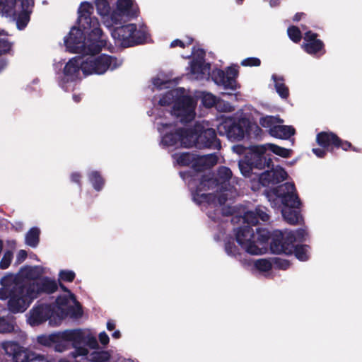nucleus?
<instances>
[{"instance_id": "f257e3e1", "label": "nucleus", "mask_w": 362, "mask_h": 362, "mask_svg": "<svg viewBox=\"0 0 362 362\" xmlns=\"http://www.w3.org/2000/svg\"><path fill=\"white\" fill-rule=\"evenodd\" d=\"M46 272L41 266H25L17 274H7L0 279V300H8L10 313H23L40 293H52L57 289L55 280L40 278Z\"/></svg>"}, {"instance_id": "f03ea898", "label": "nucleus", "mask_w": 362, "mask_h": 362, "mask_svg": "<svg viewBox=\"0 0 362 362\" xmlns=\"http://www.w3.org/2000/svg\"><path fill=\"white\" fill-rule=\"evenodd\" d=\"M196 180L199 184L196 190L192 192L193 200L199 205L207 204L216 211H221L223 215L228 216L233 209L228 205L224 206L228 200H231L238 195L235 184H238L235 178L232 177L230 170L226 167L218 169L217 177L213 179L209 175H200L197 174L195 178L189 181L191 189L193 188Z\"/></svg>"}, {"instance_id": "7ed1b4c3", "label": "nucleus", "mask_w": 362, "mask_h": 362, "mask_svg": "<svg viewBox=\"0 0 362 362\" xmlns=\"http://www.w3.org/2000/svg\"><path fill=\"white\" fill-rule=\"evenodd\" d=\"M99 37H90L82 40V33L79 30L71 28L69 35L64 37V45L71 52L83 53L82 72L84 75H102L108 70L112 71L122 64V60L115 57L100 54L105 44L98 47Z\"/></svg>"}, {"instance_id": "20e7f679", "label": "nucleus", "mask_w": 362, "mask_h": 362, "mask_svg": "<svg viewBox=\"0 0 362 362\" xmlns=\"http://www.w3.org/2000/svg\"><path fill=\"white\" fill-rule=\"evenodd\" d=\"M158 130L162 135L161 145L169 149L182 146L217 149L221 147L215 130L205 122L197 123L194 129H182L173 123L161 122L158 124Z\"/></svg>"}, {"instance_id": "39448f33", "label": "nucleus", "mask_w": 362, "mask_h": 362, "mask_svg": "<svg viewBox=\"0 0 362 362\" xmlns=\"http://www.w3.org/2000/svg\"><path fill=\"white\" fill-rule=\"evenodd\" d=\"M71 343L73 351L70 356L78 362V358L88 359L90 362H109L110 354L107 351H94L90 354L89 349H98L99 344L96 337L89 330L81 329H66L56 332L54 349L57 352H64L69 349ZM122 362H133L131 359H124Z\"/></svg>"}, {"instance_id": "423d86ee", "label": "nucleus", "mask_w": 362, "mask_h": 362, "mask_svg": "<svg viewBox=\"0 0 362 362\" xmlns=\"http://www.w3.org/2000/svg\"><path fill=\"white\" fill-rule=\"evenodd\" d=\"M61 287L65 293L56 299L52 307L38 304L30 310L28 317L29 325L37 326L49 320L51 325H58L67 316L75 318L81 316V308L74 295L64 286L61 285Z\"/></svg>"}, {"instance_id": "0eeeda50", "label": "nucleus", "mask_w": 362, "mask_h": 362, "mask_svg": "<svg viewBox=\"0 0 362 362\" xmlns=\"http://www.w3.org/2000/svg\"><path fill=\"white\" fill-rule=\"evenodd\" d=\"M204 52L197 49L193 52V58L189 65V77L193 80L208 79L211 76L210 64L204 62ZM238 69L235 67H228L226 71L216 69L212 71L211 78L218 86L225 89L235 90L238 87L236 77Z\"/></svg>"}, {"instance_id": "6e6552de", "label": "nucleus", "mask_w": 362, "mask_h": 362, "mask_svg": "<svg viewBox=\"0 0 362 362\" xmlns=\"http://www.w3.org/2000/svg\"><path fill=\"white\" fill-rule=\"evenodd\" d=\"M161 106L173 104L171 115H174L181 122L187 123L195 117L197 101L188 95L185 89L177 88L168 91L158 100Z\"/></svg>"}, {"instance_id": "1a4fd4ad", "label": "nucleus", "mask_w": 362, "mask_h": 362, "mask_svg": "<svg viewBox=\"0 0 362 362\" xmlns=\"http://www.w3.org/2000/svg\"><path fill=\"white\" fill-rule=\"evenodd\" d=\"M235 237L240 246L248 254L260 255L267 252V242L269 233L264 228H256V233L249 226H244L237 229Z\"/></svg>"}, {"instance_id": "9d476101", "label": "nucleus", "mask_w": 362, "mask_h": 362, "mask_svg": "<svg viewBox=\"0 0 362 362\" xmlns=\"http://www.w3.org/2000/svg\"><path fill=\"white\" fill-rule=\"evenodd\" d=\"M274 194L283 205L281 214L284 218L290 224H297L302 217L296 210L300 206L293 183L287 182L279 185L274 190Z\"/></svg>"}, {"instance_id": "9b49d317", "label": "nucleus", "mask_w": 362, "mask_h": 362, "mask_svg": "<svg viewBox=\"0 0 362 362\" xmlns=\"http://www.w3.org/2000/svg\"><path fill=\"white\" fill-rule=\"evenodd\" d=\"M94 11L93 6L84 1L80 4L78 9V28L74 27L79 30L82 33V40L90 37H99L98 47L105 44V36L100 28V23L97 18L92 16Z\"/></svg>"}, {"instance_id": "f8f14e48", "label": "nucleus", "mask_w": 362, "mask_h": 362, "mask_svg": "<svg viewBox=\"0 0 362 362\" xmlns=\"http://www.w3.org/2000/svg\"><path fill=\"white\" fill-rule=\"evenodd\" d=\"M111 35L115 43L124 47L143 43L147 39L146 27L134 23L116 27L111 31Z\"/></svg>"}, {"instance_id": "ddd939ff", "label": "nucleus", "mask_w": 362, "mask_h": 362, "mask_svg": "<svg viewBox=\"0 0 362 362\" xmlns=\"http://www.w3.org/2000/svg\"><path fill=\"white\" fill-rule=\"evenodd\" d=\"M307 233L305 229L291 230H274L272 235L270 249L273 253L289 255L293 252L294 242L303 241Z\"/></svg>"}, {"instance_id": "4468645a", "label": "nucleus", "mask_w": 362, "mask_h": 362, "mask_svg": "<svg viewBox=\"0 0 362 362\" xmlns=\"http://www.w3.org/2000/svg\"><path fill=\"white\" fill-rule=\"evenodd\" d=\"M33 4V0H21V5L16 4V0H0V14L16 21L18 28L22 30L29 21Z\"/></svg>"}, {"instance_id": "2eb2a0df", "label": "nucleus", "mask_w": 362, "mask_h": 362, "mask_svg": "<svg viewBox=\"0 0 362 362\" xmlns=\"http://www.w3.org/2000/svg\"><path fill=\"white\" fill-rule=\"evenodd\" d=\"M248 127L247 119L241 118L235 122L232 117H226L217 128L219 134L226 135L232 141H240L247 134Z\"/></svg>"}, {"instance_id": "dca6fc26", "label": "nucleus", "mask_w": 362, "mask_h": 362, "mask_svg": "<svg viewBox=\"0 0 362 362\" xmlns=\"http://www.w3.org/2000/svg\"><path fill=\"white\" fill-rule=\"evenodd\" d=\"M1 347L6 355L12 358L13 362H38L39 360L44 358L42 356L29 351L12 341L2 342Z\"/></svg>"}, {"instance_id": "f3484780", "label": "nucleus", "mask_w": 362, "mask_h": 362, "mask_svg": "<svg viewBox=\"0 0 362 362\" xmlns=\"http://www.w3.org/2000/svg\"><path fill=\"white\" fill-rule=\"evenodd\" d=\"M82 71V57H75L71 59L66 64L63 75L60 80V86L69 90L73 88L72 83L81 78Z\"/></svg>"}, {"instance_id": "a211bd4d", "label": "nucleus", "mask_w": 362, "mask_h": 362, "mask_svg": "<svg viewBox=\"0 0 362 362\" xmlns=\"http://www.w3.org/2000/svg\"><path fill=\"white\" fill-rule=\"evenodd\" d=\"M139 14V7L134 0H117L113 8V18L115 25L125 20L136 18Z\"/></svg>"}, {"instance_id": "6ab92c4d", "label": "nucleus", "mask_w": 362, "mask_h": 362, "mask_svg": "<svg viewBox=\"0 0 362 362\" xmlns=\"http://www.w3.org/2000/svg\"><path fill=\"white\" fill-rule=\"evenodd\" d=\"M287 173L280 166H276L272 170H267L257 176V180L255 177L252 179V189L257 190L260 185L269 186L271 184H276L286 179Z\"/></svg>"}, {"instance_id": "aec40b11", "label": "nucleus", "mask_w": 362, "mask_h": 362, "mask_svg": "<svg viewBox=\"0 0 362 362\" xmlns=\"http://www.w3.org/2000/svg\"><path fill=\"white\" fill-rule=\"evenodd\" d=\"M251 151V165L254 168L264 169L266 167H269L272 163L271 158L266 154V146L256 145L250 148Z\"/></svg>"}, {"instance_id": "412c9836", "label": "nucleus", "mask_w": 362, "mask_h": 362, "mask_svg": "<svg viewBox=\"0 0 362 362\" xmlns=\"http://www.w3.org/2000/svg\"><path fill=\"white\" fill-rule=\"evenodd\" d=\"M96 9L101 17L103 24L108 28L115 25V19L113 16V9L111 8L107 0H96Z\"/></svg>"}, {"instance_id": "4be33fe9", "label": "nucleus", "mask_w": 362, "mask_h": 362, "mask_svg": "<svg viewBox=\"0 0 362 362\" xmlns=\"http://www.w3.org/2000/svg\"><path fill=\"white\" fill-rule=\"evenodd\" d=\"M269 216L266 211V208L259 206L252 211H247L245 213L243 219L245 223L251 226H255L260 221L266 222Z\"/></svg>"}, {"instance_id": "5701e85b", "label": "nucleus", "mask_w": 362, "mask_h": 362, "mask_svg": "<svg viewBox=\"0 0 362 362\" xmlns=\"http://www.w3.org/2000/svg\"><path fill=\"white\" fill-rule=\"evenodd\" d=\"M303 46L308 54H315L322 50L323 44L322 41L316 39L315 33L309 31L305 34Z\"/></svg>"}, {"instance_id": "b1692460", "label": "nucleus", "mask_w": 362, "mask_h": 362, "mask_svg": "<svg viewBox=\"0 0 362 362\" xmlns=\"http://www.w3.org/2000/svg\"><path fill=\"white\" fill-rule=\"evenodd\" d=\"M339 139L332 133L321 132L317 136V144L327 151L332 150V147L339 146Z\"/></svg>"}, {"instance_id": "393cba45", "label": "nucleus", "mask_w": 362, "mask_h": 362, "mask_svg": "<svg viewBox=\"0 0 362 362\" xmlns=\"http://www.w3.org/2000/svg\"><path fill=\"white\" fill-rule=\"evenodd\" d=\"M217 160L218 158L214 154L197 156L196 163L194 164V169L199 171L204 168H210L216 164Z\"/></svg>"}, {"instance_id": "a878e982", "label": "nucleus", "mask_w": 362, "mask_h": 362, "mask_svg": "<svg viewBox=\"0 0 362 362\" xmlns=\"http://www.w3.org/2000/svg\"><path fill=\"white\" fill-rule=\"evenodd\" d=\"M243 264L245 266L250 267L254 266V267L257 269L259 272L265 273L270 271V269L273 267V260L267 259H259L257 260H242Z\"/></svg>"}, {"instance_id": "bb28decb", "label": "nucleus", "mask_w": 362, "mask_h": 362, "mask_svg": "<svg viewBox=\"0 0 362 362\" xmlns=\"http://www.w3.org/2000/svg\"><path fill=\"white\" fill-rule=\"evenodd\" d=\"M295 130L291 126L280 125L277 124L275 127L271 129L270 135L273 137L287 139L294 134Z\"/></svg>"}, {"instance_id": "cd10ccee", "label": "nucleus", "mask_w": 362, "mask_h": 362, "mask_svg": "<svg viewBox=\"0 0 362 362\" xmlns=\"http://www.w3.org/2000/svg\"><path fill=\"white\" fill-rule=\"evenodd\" d=\"M172 157L174 163L181 166H187L192 164L193 168L197 159L196 156L188 152L177 153L173 154Z\"/></svg>"}, {"instance_id": "c85d7f7f", "label": "nucleus", "mask_w": 362, "mask_h": 362, "mask_svg": "<svg viewBox=\"0 0 362 362\" xmlns=\"http://www.w3.org/2000/svg\"><path fill=\"white\" fill-rule=\"evenodd\" d=\"M272 78L274 81V88L278 95L281 98H287L289 95V90L284 83V79L283 78V77L277 76L276 74H274L272 75Z\"/></svg>"}, {"instance_id": "c756f323", "label": "nucleus", "mask_w": 362, "mask_h": 362, "mask_svg": "<svg viewBox=\"0 0 362 362\" xmlns=\"http://www.w3.org/2000/svg\"><path fill=\"white\" fill-rule=\"evenodd\" d=\"M40 230L37 228H31L25 235V243L32 247H35L39 243Z\"/></svg>"}, {"instance_id": "7c9ffc66", "label": "nucleus", "mask_w": 362, "mask_h": 362, "mask_svg": "<svg viewBox=\"0 0 362 362\" xmlns=\"http://www.w3.org/2000/svg\"><path fill=\"white\" fill-rule=\"evenodd\" d=\"M264 146H266V151L270 150L274 153H275L277 156H279L283 158H288L291 156V150L285 148L281 146H279L277 145L273 144H263Z\"/></svg>"}, {"instance_id": "2f4dec72", "label": "nucleus", "mask_w": 362, "mask_h": 362, "mask_svg": "<svg viewBox=\"0 0 362 362\" xmlns=\"http://www.w3.org/2000/svg\"><path fill=\"white\" fill-rule=\"evenodd\" d=\"M282 121L275 117L265 116L262 117L259 119V124L264 128L269 129V133L270 134L271 129L276 126L277 124L281 123Z\"/></svg>"}, {"instance_id": "473e14b6", "label": "nucleus", "mask_w": 362, "mask_h": 362, "mask_svg": "<svg viewBox=\"0 0 362 362\" xmlns=\"http://www.w3.org/2000/svg\"><path fill=\"white\" fill-rule=\"evenodd\" d=\"M172 81L167 78L166 76L163 74H158L153 78V86L157 89H162L163 88H170Z\"/></svg>"}, {"instance_id": "72a5a7b5", "label": "nucleus", "mask_w": 362, "mask_h": 362, "mask_svg": "<svg viewBox=\"0 0 362 362\" xmlns=\"http://www.w3.org/2000/svg\"><path fill=\"white\" fill-rule=\"evenodd\" d=\"M201 98L202 103L206 107H211L216 106L218 98L210 93L203 92L199 96Z\"/></svg>"}, {"instance_id": "f704fd0d", "label": "nucleus", "mask_w": 362, "mask_h": 362, "mask_svg": "<svg viewBox=\"0 0 362 362\" xmlns=\"http://www.w3.org/2000/svg\"><path fill=\"white\" fill-rule=\"evenodd\" d=\"M295 256L300 261H306L308 259V247L307 245L297 246L293 249Z\"/></svg>"}, {"instance_id": "c9c22d12", "label": "nucleus", "mask_w": 362, "mask_h": 362, "mask_svg": "<svg viewBox=\"0 0 362 362\" xmlns=\"http://www.w3.org/2000/svg\"><path fill=\"white\" fill-rule=\"evenodd\" d=\"M56 333L49 335H40L37 337V341L45 346H52L54 345V341Z\"/></svg>"}, {"instance_id": "e433bc0d", "label": "nucleus", "mask_w": 362, "mask_h": 362, "mask_svg": "<svg viewBox=\"0 0 362 362\" xmlns=\"http://www.w3.org/2000/svg\"><path fill=\"white\" fill-rule=\"evenodd\" d=\"M90 180L96 190H100L104 184L103 180L98 172L94 171L90 174Z\"/></svg>"}, {"instance_id": "4c0bfd02", "label": "nucleus", "mask_w": 362, "mask_h": 362, "mask_svg": "<svg viewBox=\"0 0 362 362\" xmlns=\"http://www.w3.org/2000/svg\"><path fill=\"white\" fill-rule=\"evenodd\" d=\"M215 107L218 112H231L235 110L228 102L220 99H218Z\"/></svg>"}, {"instance_id": "58836bf2", "label": "nucleus", "mask_w": 362, "mask_h": 362, "mask_svg": "<svg viewBox=\"0 0 362 362\" xmlns=\"http://www.w3.org/2000/svg\"><path fill=\"white\" fill-rule=\"evenodd\" d=\"M75 278V273L71 270H61L59 273V281L71 282Z\"/></svg>"}, {"instance_id": "ea45409f", "label": "nucleus", "mask_w": 362, "mask_h": 362, "mask_svg": "<svg viewBox=\"0 0 362 362\" xmlns=\"http://www.w3.org/2000/svg\"><path fill=\"white\" fill-rule=\"evenodd\" d=\"M288 35L291 40L295 42L300 41L301 38L300 31L297 27L291 26L288 28Z\"/></svg>"}, {"instance_id": "a19ab883", "label": "nucleus", "mask_w": 362, "mask_h": 362, "mask_svg": "<svg viewBox=\"0 0 362 362\" xmlns=\"http://www.w3.org/2000/svg\"><path fill=\"white\" fill-rule=\"evenodd\" d=\"M13 330V325L4 317H0V332H11Z\"/></svg>"}, {"instance_id": "79ce46f5", "label": "nucleus", "mask_w": 362, "mask_h": 362, "mask_svg": "<svg viewBox=\"0 0 362 362\" xmlns=\"http://www.w3.org/2000/svg\"><path fill=\"white\" fill-rule=\"evenodd\" d=\"M239 168L245 177L250 176V171L254 168L252 165H251V163H247L245 161H239L238 163Z\"/></svg>"}, {"instance_id": "37998d69", "label": "nucleus", "mask_w": 362, "mask_h": 362, "mask_svg": "<svg viewBox=\"0 0 362 362\" xmlns=\"http://www.w3.org/2000/svg\"><path fill=\"white\" fill-rule=\"evenodd\" d=\"M272 260L273 267L276 269L285 270L287 269L290 266L289 262L286 259L276 257L273 258Z\"/></svg>"}, {"instance_id": "c03bdc74", "label": "nucleus", "mask_w": 362, "mask_h": 362, "mask_svg": "<svg viewBox=\"0 0 362 362\" xmlns=\"http://www.w3.org/2000/svg\"><path fill=\"white\" fill-rule=\"evenodd\" d=\"M13 257V254L10 251H7L4 253L1 262H0V267L2 269H7L11 262Z\"/></svg>"}, {"instance_id": "a18cd8bd", "label": "nucleus", "mask_w": 362, "mask_h": 362, "mask_svg": "<svg viewBox=\"0 0 362 362\" xmlns=\"http://www.w3.org/2000/svg\"><path fill=\"white\" fill-rule=\"evenodd\" d=\"M226 253L233 257H238L240 255L239 250L237 247L235 245L233 242H228L226 244Z\"/></svg>"}, {"instance_id": "49530a36", "label": "nucleus", "mask_w": 362, "mask_h": 362, "mask_svg": "<svg viewBox=\"0 0 362 362\" xmlns=\"http://www.w3.org/2000/svg\"><path fill=\"white\" fill-rule=\"evenodd\" d=\"M247 134L250 136H254L255 137H259L262 135V129L255 124H250L249 122V127L247 128Z\"/></svg>"}, {"instance_id": "de8ad7c7", "label": "nucleus", "mask_w": 362, "mask_h": 362, "mask_svg": "<svg viewBox=\"0 0 362 362\" xmlns=\"http://www.w3.org/2000/svg\"><path fill=\"white\" fill-rule=\"evenodd\" d=\"M260 63V60L256 57H249L241 62V64L244 66H258Z\"/></svg>"}, {"instance_id": "09e8293b", "label": "nucleus", "mask_w": 362, "mask_h": 362, "mask_svg": "<svg viewBox=\"0 0 362 362\" xmlns=\"http://www.w3.org/2000/svg\"><path fill=\"white\" fill-rule=\"evenodd\" d=\"M192 40L191 38H189L187 42H183V41L180 40H173L171 42L170 47H175L176 46H179L180 47H185V45H190L192 43Z\"/></svg>"}, {"instance_id": "8fccbe9b", "label": "nucleus", "mask_w": 362, "mask_h": 362, "mask_svg": "<svg viewBox=\"0 0 362 362\" xmlns=\"http://www.w3.org/2000/svg\"><path fill=\"white\" fill-rule=\"evenodd\" d=\"M99 341L103 345H107L109 343L110 338L105 332H102L98 336Z\"/></svg>"}, {"instance_id": "3c124183", "label": "nucleus", "mask_w": 362, "mask_h": 362, "mask_svg": "<svg viewBox=\"0 0 362 362\" xmlns=\"http://www.w3.org/2000/svg\"><path fill=\"white\" fill-rule=\"evenodd\" d=\"M0 43H3L4 49L9 47V42L6 39V35L3 30H0Z\"/></svg>"}, {"instance_id": "603ef678", "label": "nucleus", "mask_w": 362, "mask_h": 362, "mask_svg": "<svg viewBox=\"0 0 362 362\" xmlns=\"http://www.w3.org/2000/svg\"><path fill=\"white\" fill-rule=\"evenodd\" d=\"M26 257H27V252L23 250H20L18 252L17 257H16L17 263L20 264L22 262H23L25 259Z\"/></svg>"}, {"instance_id": "864d4df0", "label": "nucleus", "mask_w": 362, "mask_h": 362, "mask_svg": "<svg viewBox=\"0 0 362 362\" xmlns=\"http://www.w3.org/2000/svg\"><path fill=\"white\" fill-rule=\"evenodd\" d=\"M326 148H313V153L319 158H322L326 153Z\"/></svg>"}, {"instance_id": "5fc2aeb1", "label": "nucleus", "mask_w": 362, "mask_h": 362, "mask_svg": "<svg viewBox=\"0 0 362 362\" xmlns=\"http://www.w3.org/2000/svg\"><path fill=\"white\" fill-rule=\"evenodd\" d=\"M339 146L338 147H341L344 150L346 151L349 148L351 147V144L347 142V141H345V142H342L340 139H339Z\"/></svg>"}, {"instance_id": "6e6d98bb", "label": "nucleus", "mask_w": 362, "mask_h": 362, "mask_svg": "<svg viewBox=\"0 0 362 362\" xmlns=\"http://www.w3.org/2000/svg\"><path fill=\"white\" fill-rule=\"evenodd\" d=\"M11 45L9 42V47L8 49H4L3 43H0V54H6L11 50Z\"/></svg>"}, {"instance_id": "4d7b16f0", "label": "nucleus", "mask_w": 362, "mask_h": 362, "mask_svg": "<svg viewBox=\"0 0 362 362\" xmlns=\"http://www.w3.org/2000/svg\"><path fill=\"white\" fill-rule=\"evenodd\" d=\"M115 327V325L113 321L109 320L107 322V329L108 330L111 331V330L114 329Z\"/></svg>"}, {"instance_id": "13d9d810", "label": "nucleus", "mask_w": 362, "mask_h": 362, "mask_svg": "<svg viewBox=\"0 0 362 362\" xmlns=\"http://www.w3.org/2000/svg\"><path fill=\"white\" fill-rule=\"evenodd\" d=\"M233 150L238 153H242L243 152V148L241 146H235L233 147Z\"/></svg>"}, {"instance_id": "bf43d9fd", "label": "nucleus", "mask_w": 362, "mask_h": 362, "mask_svg": "<svg viewBox=\"0 0 362 362\" xmlns=\"http://www.w3.org/2000/svg\"><path fill=\"white\" fill-rule=\"evenodd\" d=\"M71 177L73 182H78L80 178V175L78 173H73Z\"/></svg>"}, {"instance_id": "052dcab7", "label": "nucleus", "mask_w": 362, "mask_h": 362, "mask_svg": "<svg viewBox=\"0 0 362 362\" xmlns=\"http://www.w3.org/2000/svg\"><path fill=\"white\" fill-rule=\"evenodd\" d=\"M7 62L5 59L0 60V72L6 66Z\"/></svg>"}, {"instance_id": "680f3d73", "label": "nucleus", "mask_w": 362, "mask_h": 362, "mask_svg": "<svg viewBox=\"0 0 362 362\" xmlns=\"http://www.w3.org/2000/svg\"><path fill=\"white\" fill-rule=\"evenodd\" d=\"M208 216L210 218L216 220V218L218 219V217H216V215H214L210 211H207Z\"/></svg>"}, {"instance_id": "e2e57ef3", "label": "nucleus", "mask_w": 362, "mask_h": 362, "mask_svg": "<svg viewBox=\"0 0 362 362\" xmlns=\"http://www.w3.org/2000/svg\"><path fill=\"white\" fill-rule=\"evenodd\" d=\"M112 337H114L115 339H119L120 337V332L119 330L115 331L112 334Z\"/></svg>"}, {"instance_id": "0e129e2a", "label": "nucleus", "mask_w": 362, "mask_h": 362, "mask_svg": "<svg viewBox=\"0 0 362 362\" xmlns=\"http://www.w3.org/2000/svg\"><path fill=\"white\" fill-rule=\"evenodd\" d=\"M38 362H48L45 358H42ZM58 362H69L66 359H61Z\"/></svg>"}, {"instance_id": "69168bd1", "label": "nucleus", "mask_w": 362, "mask_h": 362, "mask_svg": "<svg viewBox=\"0 0 362 362\" xmlns=\"http://www.w3.org/2000/svg\"><path fill=\"white\" fill-rule=\"evenodd\" d=\"M279 0H271L270 1V6H276L279 4Z\"/></svg>"}, {"instance_id": "338daca9", "label": "nucleus", "mask_w": 362, "mask_h": 362, "mask_svg": "<svg viewBox=\"0 0 362 362\" xmlns=\"http://www.w3.org/2000/svg\"><path fill=\"white\" fill-rule=\"evenodd\" d=\"M73 98H74V100L76 102H78V101H80V99H81V98H80V96H79V95H74Z\"/></svg>"}, {"instance_id": "774afa93", "label": "nucleus", "mask_w": 362, "mask_h": 362, "mask_svg": "<svg viewBox=\"0 0 362 362\" xmlns=\"http://www.w3.org/2000/svg\"><path fill=\"white\" fill-rule=\"evenodd\" d=\"M300 16H301V14H296V15L294 16L293 20H294V21H299V20L300 19Z\"/></svg>"}]
</instances>
